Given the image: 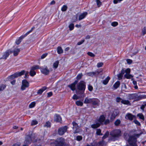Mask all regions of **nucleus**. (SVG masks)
I'll return each instance as SVG.
<instances>
[{
  "label": "nucleus",
  "instance_id": "nucleus-51",
  "mask_svg": "<svg viewBox=\"0 0 146 146\" xmlns=\"http://www.w3.org/2000/svg\"><path fill=\"white\" fill-rule=\"evenodd\" d=\"M110 120L108 119H105L104 122V124L106 125L110 123Z\"/></svg>",
  "mask_w": 146,
  "mask_h": 146
},
{
  "label": "nucleus",
  "instance_id": "nucleus-46",
  "mask_svg": "<svg viewBox=\"0 0 146 146\" xmlns=\"http://www.w3.org/2000/svg\"><path fill=\"white\" fill-rule=\"evenodd\" d=\"M35 29V27L34 26H33L32 27L31 29L29 31H28L27 33H26L25 34V35L26 36H27L28 35H29L30 33L33 30H34Z\"/></svg>",
  "mask_w": 146,
  "mask_h": 146
},
{
  "label": "nucleus",
  "instance_id": "nucleus-19",
  "mask_svg": "<svg viewBox=\"0 0 146 146\" xmlns=\"http://www.w3.org/2000/svg\"><path fill=\"white\" fill-rule=\"evenodd\" d=\"M92 98H88V97H86L84 101V103L85 104H91Z\"/></svg>",
  "mask_w": 146,
  "mask_h": 146
},
{
  "label": "nucleus",
  "instance_id": "nucleus-34",
  "mask_svg": "<svg viewBox=\"0 0 146 146\" xmlns=\"http://www.w3.org/2000/svg\"><path fill=\"white\" fill-rule=\"evenodd\" d=\"M76 104L78 106H82L83 105V103L80 101H77L75 102Z\"/></svg>",
  "mask_w": 146,
  "mask_h": 146
},
{
  "label": "nucleus",
  "instance_id": "nucleus-37",
  "mask_svg": "<svg viewBox=\"0 0 146 146\" xmlns=\"http://www.w3.org/2000/svg\"><path fill=\"white\" fill-rule=\"evenodd\" d=\"M40 67L38 65H35L33 66L31 68V69L35 71V70L36 69H40Z\"/></svg>",
  "mask_w": 146,
  "mask_h": 146
},
{
  "label": "nucleus",
  "instance_id": "nucleus-6",
  "mask_svg": "<svg viewBox=\"0 0 146 146\" xmlns=\"http://www.w3.org/2000/svg\"><path fill=\"white\" fill-rule=\"evenodd\" d=\"M129 144L131 146H137L136 144L137 141L136 138L133 136H129L128 140Z\"/></svg>",
  "mask_w": 146,
  "mask_h": 146
},
{
  "label": "nucleus",
  "instance_id": "nucleus-35",
  "mask_svg": "<svg viewBox=\"0 0 146 146\" xmlns=\"http://www.w3.org/2000/svg\"><path fill=\"white\" fill-rule=\"evenodd\" d=\"M121 123V121L119 119H116L114 122V124L115 126H118Z\"/></svg>",
  "mask_w": 146,
  "mask_h": 146
},
{
  "label": "nucleus",
  "instance_id": "nucleus-59",
  "mask_svg": "<svg viewBox=\"0 0 146 146\" xmlns=\"http://www.w3.org/2000/svg\"><path fill=\"white\" fill-rule=\"evenodd\" d=\"M142 33L143 35H144L146 33V27H145L142 29Z\"/></svg>",
  "mask_w": 146,
  "mask_h": 146
},
{
  "label": "nucleus",
  "instance_id": "nucleus-1",
  "mask_svg": "<svg viewBox=\"0 0 146 146\" xmlns=\"http://www.w3.org/2000/svg\"><path fill=\"white\" fill-rule=\"evenodd\" d=\"M110 134L111 139L115 141L118 140L121 137V131L120 129H115L111 131Z\"/></svg>",
  "mask_w": 146,
  "mask_h": 146
},
{
  "label": "nucleus",
  "instance_id": "nucleus-41",
  "mask_svg": "<svg viewBox=\"0 0 146 146\" xmlns=\"http://www.w3.org/2000/svg\"><path fill=\"white\" fill-rule=\"evenodd\" d=\"M146 107V102L144 104L141 105L140 107V109L142 110L143 112L145 111V108Z\"/></svg>",
  "mask_w": 146,
  "mask_h": 146
},
{
  "label": "nucleus",
  "instance_id": "nucleus-40",
  "mask_svg": "<svg viewBox=\"0 0 146 146\" xmlns=\"http://www.w3.org/2000/svg\"><path fill=\"white\" fill-rule=\"evenodd\" d=\"M44 127H51V123L49 121H47L46 122L45 124L44 125Z\"/></svg>",
  "mask_w": 146,
  "mask_h": 146
},
{
  "label": "nucleus",
  "instance_id": "nucleus-57",
  "mask_svg": "<svg viewBox=\"0 0 146 146\" xmlns=\"http://www.w3.org/2000/svg\"><path fill=\"white\" fill-rule=\"evenodd\" d=\"M93 87L90 84L88 85V89L90 91H92L93 90Z\"/></svg>",
  "mask_w": 146,
  "mask_h": 146
},
{
  "label": "nucleus",
  "instance_id": "nucleus-47",
  "mask_svg": "<svg viewBox=\"0 0 146 146\" xmlns=\"http://www.w3.org/2000/svg\"><path fill=\"white\" fill-rule=\"evenodd\" d=\"M68 27L70 30L72 31L74 29V24L73 23H71L69 25Z\"/></svg>",
  "mask_w": 146,
  "mask_h": 146
},
{
  "label": "nucleus",
  "instance_id": "nucleus-9",
  "mask_svg": "<svg viewBox=\"0 0 146 146\" xmlns=\"http://www.w3.org/2000/svg\"><path fill=\"white\" fill-rule=\"evenodd\" d=\"M22 84L21 89L23 91L25 90L26 88H28L29 86V82L26 79L23 80L22 81Z\"/></svg>",
  "mask_w": 146,
  "mask_h": 146
},
{
  "label": "nucleus",
  "instance_id": "nucleus-25",
  "mask_svg": "<svg viewBox=\"0 0 146 146\" xmlns=\"http://www.w3.org/2000/svg\"><path fill=\"white\" fill-rule=\"evenodd\" d=\"M122 104L125 105H130L131 103L129 100H122L121 101Z\"/></svg>",
  "mask_w": 146,
  "mask_h": 146
},
{
  "label": "nucleus",
  "instance_id": "nucleus-16",
  "mask_svg": "<svg viewBox=\"0 0 146 146\" xmlns=\"http://www.w3.org/2000/svg\"><path fill=\"white\" fill-rule=\"evenodd\" d=\"M26 36L24 34V35H22L20 37H19V38L17 39L15 41V43L17 45L19 44L21 42L23 38Z\"/></svg>",
  "mask_w": 146,
  "mask_h": 146
},
{
  "label": "nucleus",
  "instance_id": "nucleus-43",
  "mask_svg": "<svg viewBox=\"0 0 146 146\" xmlns=\"http://www.w3.org/2000/svg\"><path fill=\"white\" fill-rule=\"evenodd\" d=\"M103 71V70L102 68H99L97 70L96 72V74L98 75L100 74H102Z\"/></svg>",
  "mask_w": 146,
  "mask_h": 146
},
{
  "label": "nucleus",
  "instance_id": "nucleus-53",
  "mask_svg": "<svg viewBox=\"0 0 146 146\" xmlns=\"http://www.w3.org/2000/svg\"><path fill=\"white\" fill-rule=\"evenodd\" d=\"M38 123L37 121L36 120H33L31 123V125H34L37 124Z\"/></svg>",
  "mask_w": 146,
  "mask_h": 146
},
{
  "label": "nucleus",
  "instance_id": "nucleus-48",
  "mask_svg": "<svg viewBox=\"0 0 146 146\" xmlns=\"http://www.w3.org/2000/svg\"><path fill=\"white\" fill-rule=\"evenodd\" d=\"M96 2L97 6L98 7H100L102 5V3L100 0H96Z\"/></svg>",
  "mask_w": 146,
  "mask_h": 146
},
{
  "label": "nucleus",
  "instance_id": "nucleus-32",
  "mask_svg": "<svg viewBox=\"0 0 146 146\" xmlns=\"http://www.w3.org/2000/svg\"><path fill=\"white\" fill-rule=\"evenodd\" d=\"M57 52L58 54H60L63 53V50L60 46H58L57 47Z\"/></svg>",
  "mask_w": 146,
  "mask_h": 146
},
{
  "label": "nucleus",
  "instance_id": "nucleus-55",
  "mask_svg": "<svg viewBox=\"0 0 146 146\" xmlns=\"http://www.w3.org/2000/svg\"><path fill=\"white\" fill-rule=\"evenodd\" d=\"M6 86L4 84H2L0 86V92L3 91L6 88Z\"/></svg>",
  "mask_w": 146,
  "mask_h": 146
},
{
  "label": "nucleus",
  "instance_id": "nucleus-15",
  "mask_svg": "<svg viewBox=\"0 0 146 146\" xmlns=\"http://www.w3.org/2000/svg\"><path fill=\"white\" fill-rule=\"evenodd\" d=\"M56 117L54 121L56 123H61L62 122V118L60 115L59 114H56Z\"/></svg>",
  "mask_w": 146,
  "mask_h": 146
},
{
  "label": "nucleus",
  "instance_id": "nucleus-31",
  "mask_svg": "<svg viewBox=\"0 0 146 146\" xmlns=\"http://www.w3.org/2000/svg\"><path fill=\"white\" fill-rule=\"evenodd\" d=\"M83 76V74L82 73L78 74L76 77V80H80L82 77Z\"/></svg>",
  "mask_w": 146,
  "mask_h": 146
},
{
  "label": "nucleus",
  "instance_id": "nucleus-29",
  "mask_svg": "<svg viewBox=\"0 0 146 146\" xmlns=\"http://www.w3.org/2000/svg\"><path fill=\"white\" fill-rule=\"evenodd\" d=\"M88 75L89 76L93 77L96 74V72H92L87 73Z\"/></svg>",
  "mask_w": 146,
  "mask_h": 146
},
{
  "label": "nucleus",
  "instance_id": "nucleus-8",
  "mask_svg": "<svg viewBox=\"0 0 146 146\" xmlns=\"http://www.w3.org/2000/svg\"><path fill=\"white\" fill-rule=\"evenodd\" d=\"M40 69L41 72L45 75H47L50 73V71L46 66L40 67Z\"/></svg>",
  "mask_w": 146,
  "mask_h": 146
},
{
  "label": "nucleus",
  "instance_id": "nucleus-5",
  "mask_svg": "<svg viewBox=\"0 0 146 146\" xmlns=\"http://www.w3.org/2000/svg\"><path fill=\"white\" fill-rule=\"evenodd\" d=\"M78 89L83 93H84L86 88V84L85 82L81 81L77 85Z\"/></svg>",
  "mask_w": 146,
  "mask_h": 146
},
{
  "label": "nucleus",
  "instance_id": "nucleus-18",
  "mask_svg": "<svg viewBox=\"0 0 146 146\" xmlns=\"http://www.w3.org/2000/svg\"><path fill=\"white\" fill-rule=\"evenodd\" d=\"M126 116H127L128 119L130 121H132L134 118H136L135 116L131 113H127Z\"/></svg>",
  "mask_w": 146,
  "mask_h": 146
},
{
  "label": "nucleus",
  "instance_id": "nucleus-3",
  "mask_svg": "<svg viewBox=\"0 0 146 146\" xmlns=\"http://www.w3.org/2000/svg\"><path fill=\"white\" fill-rule=\"evenodd\" d=\"M53 143L55 146H69L66 143L65 139L62 137H58L55 140Z\"/></svg>",
  "mask_w": 146,
  "mask_h": 146
},
{
  "label": "nucleus",
  "instance_id": "nucleus-64",
  "mask_svg": "<svg viewBox=\"0 0 146 146\" xmlns=\"http://www.w3.org/2000/svg\"><path fill=\"white\" fill-rule=\"evenodd\" d=\"M122 100V99L120 97H117L116 98V101L117 102H119Z\"/></svg>",
  "mask_w": 146,
  "mask_h": 146
},
{
  "label": "nucleus",
  "instance_id": "nucleus-4",
  "mask_svg": "<svg viewBox=\"0 0 146 146\" xmlns=\"http://www.w3.org/2000/svg\"><path fill=\"white\" fill-rule=\"evenodd\" d=\"M35 136H33L32 134L27 135L26 137L25 142L27 144H31L34 140V142H36L37 141V139H35Z\"/></svg>",
  "mask_w": 146,
  "mask_h": 146
},
{
  "label": "nucleus",
  "instance_id": "nucleus-62",
  "mask_svg": "<svg viewBox=\"0 0 146 146\" xmlns=\"http://www.w3.org/2000/svg\"><path fill=\"white\" fill-rule=\"evenodd\" d=\"M53 95V93L52 92H50L47 93V97L48 98L52 96Z\"/></svg>",
  "mask_w": 146,
  "mask_h": 146
},
{
  "label": "nucleus",
  "instance_id": "nucleus-42",
  "mask_svg": "<svg viewBox=\"0 0 146 146\" xmlns=\"http://www.w3.org/2000/svg\"><path fill=\"white\" fill-rule=\"evenodd\" d=\"M59 64V61H55L53 64V66L54 67V68H57Z\"/></svg>",
  "mask_w": 146,
  "mask_h": 146
},
{
  "label": "nucleus",
  "instance_id": "nucleus-20",
  "mask_svg": "<svg viewBox=\"0 0 146 146\" xmlns=\"http://www.w3.org/2000/svg\"><path fill=\"white\" fill-rule=\"evenodd\" d=\"M25 73V70H22L20 72H17L15 73L16 74V76L17 77L18 76H20L22 75H24Z\"/></svg>",
  "mask_w": 146,
  "mask_h": 146
},
{
  "label": "nucleus",
  "instance_id": "nucleus-49",
  "mask_svg": "<svg viewBox=\"0 0 146 146\" xmlns=\"http://www.w3.org/2000/svg\"><path fill=\"white\" fill-rule=\"evenodd\" d=\"M123 75L122 74H120V73H119L117 75V77L118 78V79L119 80H121L122 79V78L123 77Z\"/></svg>",
  "mask_w": 146,
  "mask_h": 146
},
{
  "label": "nucleus",
  "instance_id": "nucleus-60",
  "mask_svg": "<svg viewBox=\"0 0 146 146\" xmlns=\"http://www.w3.org/2000/svg\"><path fill=\"white\" fill-rule=\"evenodd\" d=\"M134 122L136 125L138 126H140L141 125L140 123L137 119H135L134 120Z\"/></svg>",
  "mask_w": 146,
  "mask_h": 146
},
{
  "label": "nucleus",
  "instance_id": "nucleus-52",
  "mask_svg": "<svg viewBox=\"0 0 146 146\" xmlns=\"http://www.w3.org/2000/svg\"><path fill=\"white\" fill-rule=\"evenodd\" d=\"M82 139V137L81 136L78 135L76 136V139L78 141H80Z\"/></svg>",
  "mask_w": 146,
  "mask_h": 146
},
{
  "label": "nucleus",
  "instance_id": "nucleus-21",
  "mask_svg": "<svg viewBox=\"0 0 146 146\" xmlns=\"http://www.w3.org/2000/svg\"><path fill=\"white\" fill-rule=\"evenodd\" d=\"M47 89V87L46 86L42 87V88L39 89L37 91V93L38 94H41L43 92L46 90Z\"/></svg>",
  "mask_w": 146,
  "mask_h": 146
},
{
  "label": "nucleus",
  "instance_id": "nucleus-2",
  "mask_svg": "<svg viewBox=\"0 0 146 146\" xmlns=\"http://www.w3.org/2000/svg\"><path fill=\"white\" fill-rule=\"evenodd\" d=\"M128 97L129 100H134V101H138L146 98V95H143L138 96L137 94L135 93L129 94Z\"/></svg>",
  "mask_w": 146,
  "mask_h": 146
},
{
  "label": "nucleus",
  "instance_id": "nucleus-12",
  "mask_svg": "<svg viewBox=\"0 0 146 146\" xmlns=\"http://www.w3.org/2000/svg\"><path fill=\"white\" fill-rule=\"evenodd\" d=\"M118 114V113L117 111H113L111 115L110 119L111 122H112L117 115Z\"/></svg>",
  "mask_w": 146,
  "mask_h": 146
},
{
  "label": "nucleus",
  "instance_id": "nucleus-11",
  "mask_svg": "<svg viewBox=\"0 0 146 146\" xmlns=\"http://www.w3.org/2000/svg\"><path fill=\"white\" fill-rule=\"evenodd\" d=\"M105 119L106 117L104 115H102L100 116L98 119V122L101 125H104V122Z\"/></svg>",
  "mask_w": 146,
  "mask_h": 146
},
{
  "label": "nucleus",
  "instance_id": "nucleus-10",
  "mask_svg": "<svg viewBox=\"0 0 146 146\" xmlns=\"http://www.w3.org/2000/svg\"><path fill=\"white\" fill-rule=\"evenodd\" d=\"M13 51L10 49L7 50L4 53L1 59H3L5 60L7 59L9 55L13 53Z\"/></svg>",
  "mask_w": 146,
  "mask_h": 146
},
{
  "label": "nucleus",
  "instance_id": "nucleus-7",
  "mask_svg": "<svg viewBox=\"0 0 146 146\" xmlns=\"http://www.w3.org/2000/svg\"><path fill=\"white\" fill-rule=\"evenodd\" d=\"M68 128L66 125L59 127L58 131V134L60 136L63 135L67 131Z\"/></svg>",
  "mask_w": 146,
  "mask_h": 146
},
{
  "label": "nucleus",
  "instance_id": "nucleus-61",
  "mask_svg": "<svg viewBox=\"0 0 146 146\" xmlns=\"http://www.w3.org/2000/svg\"><path fill=\"white\" fill-rule=\"evenodd\" d=\"M125 71V73H126L125 74H129L130 73V69L129 68H127Z\"/></svg>",
  "mask_w": 146,
  "mask_h": 146
},
{
  "label": "nucleus",
  "instance_id": "nucleus-63",
  "mask_svg": "<svg viewBox=\"0 0 146 146\" xmlns=\"http://www.w3.org/2000/svg\"><path fill=\"white\" fill-rule=\"evenodd\" d=\"M47 53H45L44 54H42L41 56V59H43L44 58H45L46 56H47Z\"/></svg>",
  "mask_w": 146,
  "mask_h": 146
},
{
  "label": "nucleus",
  "instance_id": "nucleus-45",
  "mask_svg": "<svg viewBox=\"0 0 146 146\" xmlns=\"http://www.w3.org/2000/svg\"><path fill=\"white\" fill-rule=\"evenodd\" d=\"M67 9V7L66 5H64L61 8V10L62 11H66Z\"/></svg>",
  "mask_w": 146,
  "mask_h": 146
},
{
  "label": "nucleus",
  "instance_id": "nucleus-36",
  "mask_svg": "<svg viewBox=\"0 0 146 146\" xmlns=\"http://www.w3.org/2000/svg\"><path fill=\"white\" fill-rule=\"evenodd\" d=\"M109 135V133L108 131H106L105 134L102 137V140H104L105 139L108 137Z\"/></svg>",
  "mask_w": 146,
  "mask_h": 146
},
{
  "label": "nucleus",
  "instance_id": "nucleus-38",
  "mask_svg": "<svg viewBox=\"0 0 146 146\" xmlns=\"http://www.w3.org/2000/svg\"><path fill=\"white\" fill-rule=\"evenodd\" d=\"M36 74V72L34 70H30L29 72V74L32 77L34 76H35Z\"/></svg>",
  "mask_w": 146,
  "mask_h": 146
},
{
  "label": "nucleus",
  "instance_id": "nucleus-17",
  "mask_svg": "<svg viewBox=\"0 0 146 146\" xmlns=\"http://www.w3.org/2000/svg\"><path fill=\"white\" fill-rule=\"evenodd\" d=\"M88 13L87 12H83L78 17V20L79 21H80L82 19H84L86 16L87 15Z\"/></svg>",
  "mask_w": 146,
  "mask_h": 146
},
{
  "label": "nucleus",
  "instance_id": "nucleus-44",
  "mask_svg": "<svg viewBox=\"0 0 146 146\" xmlns=\"http://www.w3.org/2000/svg\"><path fill=\"white\" fill-rule=\"evenodd\" d=\"M36 103L35 102H32L29 105V107L30 108H32L34 107L35 106Z\"/></svg>",
  "mask_w": 146,
  "mask_h": 146
},
{
  "label": "nucleus",
  "instance_id": "nucleus-28",
  "mask_svg": "<svg viewBox=\"0 0 146 146\" xmlns=\"http://www.w3.org/2000/svg\"><path fill=\"white\" fill-rule=\"evenodd\" d=\"M120 85V82L117 81L113 85V86L115 89H116L119 87Z\"/></svg>",
  "mask_w": 146,
  "mask_h": 146
},
{
  "label": "nucleus",
  "instance_id": "nucleus-30",
  "mask_svg": "<svg viewBox=\"0 0 146 146\" xmlns=\"http://www.w3.org/2000/svg\"><path fill=\"white\" fill-rule=\"evenodd\" d=\"M137 116L140 119L142 120L143 121H144L145 120V118L143 114L142 113H139L137 114Z\"/></svg>",
  "mask_w": 146,
  "mask_h": 146
},
{
  "label": "nucleus",
  "instance_id": "nucleus-50",
  "mask_svg": "<svg viewBox=\"0 0 146 146\" xmlns=\"http://www.w3.org/2000/svg\"><path fill=\"white\" fill-rule=\"evenodd\" d=\"M98 145V143L95 141H94L90 143V146H97Z\"/></svg>",
  "mask_w": 146,
  "mask_h": 146
},
{
  "label": "nucleus",
  "instance_id": "nucleus-22",
  "mask_svg": "<svg viewBox=\"0 0 146 146\" xmlns=\"http://www.w3.org/2000/svg\"><path fill=\"white\" fill-rule=\"evenodd\" d=\"M101 125L98 122H96V123L92 124L91 125V127L93 129H96L100 126Z\"/></svg>",
  "mask_w": 146,
  "mask_h": 146
},
{
  "label": "nucleus",
  "instance_id": "nucleus-26",
  "mask_svg": "<svg viewBox=\"0 0 146 146\" xmlns=\"http://www.w3.org/2000/svg\"><path fill=\"white\" fill-rule=\"evenodd\" d=\"M110 78L109 76H107L106 78L103 81V84L105 85L107 84Z\"/></svg>",
  "mask_w": 146,
  "mask_h": 146
},
{
  "label": "nucleus",
  "instance_id": "nucleus-23",
  "mask_svg": "<svg viewBox=\"0 0 146 146\" xmlns=\"http://www.w3.org/2000/svg\"><path fill=\"white\" fill-rule=\"evenodd\" d=\"M72 124L73 126V129L74 130H77L78 128V124L75 121L72 122Z\"/></svg>",
  "mask_w": 146,
  "mask_h": 146
},
{
  "label": "nucleus",
  "instance_id": "nucleus-58",
  "mask_svg": "<svg viewBox=\"0 0 146 146\" xmlns=\"http://www.w3.org/2000/svg\"><path fill=\"white\" fill-rule=\"evenodd\" d=\"M103 65V63L102 62H100L98 63L97 64V66L98 68L102 67Z\"/></svg>",
  "mask_w": 146,
  "mask_h": 146
},
{
  "label": "nucleus",
  "instance_id": "nucleus-39",
  "mask_svg": "<svg viewBox=\"0 0 146 146\" xmlns=\"http://www.w3.org/2000/svg\"><path fill=\"white\" fill-rule=\"evenodd\" d=\"M96 134L98 135H102L103 134L101 133V130L100 129H96Z\"/></svg>",
  "mask_w": 146,
  "mask_h": 146
},
{
  "label": "nucleus",
  "instance_id": "nucleus-24",
  "mask_svg": "<svg viewBox=\"0 0 146 146\" xmlns=\"http://www.w3.org/2000/svg\"><path fill=\"white\" fill-rule=\"evenodd\" d=\"M16 74H15V73H14L13 74H12L9 76L7 77V79L9 80H12L14 79L15 78H17V77Z\"/></svg>",
  "mask_w": 146,
  "mask_h": 146
},
{
  "label": "nucleus",
  "instance_id": "nucleus-27",
  "mask_svg": "<svg viewBox=\"0 0 146 146\" xmlns=\"http://www.w3.org/2000/svg\"><path fill=\"white\" fill-rule=\"evenodd\" d=\"M20 51V50L19 48H17L13 51V53L14 56H17L18 54Z\"/></svg>",
  "mask_w": 146,
  "mask_h": 146
},
{
  "label": "nucleus",
  "instance_id": "nucleus-14",
  "mask_svg": "<svg viewBox=\"0 0 146 146\" xmlns=\"http://www.w3.org/2000/svg\"><path fill=\"white\" fill-rule=\"evenodd\" d=\"M78 82L77 80H75L74 82L68 85V87L70 88L72 91H74L76 89V84L78 83Z\"/></svg>",
  "mask_w": 146,
  "mask_h": 146
},
{
  "label": "nucleus",
  "instance_id": "nucleus-56",
  "mask_svg": "<svg viewBox=\"0 0 146 146\" xmlns=\"http://www.w3.org/2000/svg\"><path fill=\"white\" fill-rule=\"evenodd\" d=\"M87 54L88 56L91 57H94L95 56V54L94 53L90 52H87Z\"/></svg>",
  "mask_w": 146,
  "mask_h": 146
},
{
  "label": "nucleus",
  "instance_id": "nucleus-13",
  "mask_svg": "<svg viewBox=\"0 0 146 146\" xmlns=\"http://www.w3.org/2000/svg\"><path fill=\"white\" fill-rule=\"evenodd\" d=\"M92 99L91 102L92 105L93 106H99L100 100L96 98H93Z\"/></svg>",
  "mask_w": 146,
  "mask_h": 146
},
{
  "label": "nucleus",
  "instance_id": "nucleus-33",
  "mask_svg": "<svg viewBox=\"0 0 146 146\" xmlns=\"http://www.w3.org/2000/svg\"><path fill=\"white\" fill-rule=\"evenodd\" d=\"M124 76L125 78L127 79H130L133 78V76L129 74H125Z\"/></svg>",
  "mask_w": 146,
  "mask_h": 146
},
{
  "label": "nucleus",
  "instance_id": "nucleus-54",
  "mask_svg": "<svg viewBox=\"0 0 146 146\" xmlns=\"http://www.w3.org/2000/svg\"><path fill=\"white\" fill-rule=\"evenodd\" d=\"M118 23L117 22H113L111 23V25L113 27H115L118 25Z\"/></svg>",
  "mask_w": 146,
  "mask_h": 146
}]
</instances>
